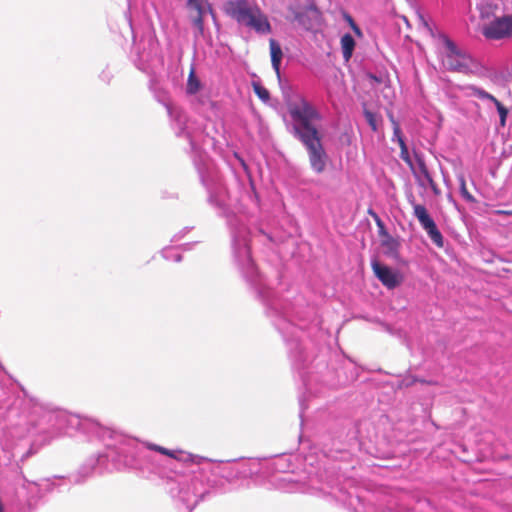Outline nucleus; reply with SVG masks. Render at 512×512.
<instances>
[{
  "instance_id": "obj_48",
  "label": "nucleus",
  "mask_w": 512,
  "mask_h": 512,
  "mask_svg": "<svg viewBox=\"0 0 512 512\" xmlns=\"http://www.w3.org/2000/svg\"><path fill=\"white\" fill-rule=\"evenodd\" d=\"M367 213H368V215L373 217V215H375L377 212L373 208L370 207V208H368Z\"/></svg>"
},
{
  "instance_id": "obj_47",
  "label": "nucleus",
  "mask_w": 512,
  "mask_h": 512,
  "mask_svg": "<svg viewBox=\"0 0 512 512\" xmlns=\"http://www.w3.org/2000/svg\"><path fill=\"white\" fill-rule=\"evenodd\" d=\"M353 429H354V431H353V435L351 436V438L356 439V438H358V434H359L358 424H355L353 426Z\"/></svg>"
},
{
  "instance_id": "obj_32",
  "label": "nucleus",
  "mask_w": 512,
  "mask_h": 512,
  "mask_svg": "<svg viewBox=\"0 0 512 512\" xmlns=\"http://www.w3.org/2000/svg\"><path fill=\"white\" fill-rule=\"evenodd\" d=\"M195 12H196L195 16H202V18H204V15L206 13H209L211 15L212 19L214 20V22L217 21L216 13H215L213 7L211 6V4L208 2L206 3V6L202 5Z\"/></svg>"
},
{
  "instance_id": "obj_49",
  "label": "nucleus",
  "mask_w": 512,
  "mask_h": 512,
  "mask_svg": "<svg viewBox=\"0 0 512 512\" xmlns=\"http://www.w3.org/2000/svg\"><path fill=\"white\" fill-rule=\"evenodd\" d=\"M282 480H284V481H291V478L290 477H284V478H282Z\"/></svg>"
},
{
  "instance_id": "obj_44",
  "label": "nucleus",
  "mask_w": 512,
  "mask_h": 512,
  "mask_svg": "<svg viewBox=\"0 0 512 512\" xmlns=\"http://www.w3.org/2000/svg\"><path fill=\"white\" fill-rule=\"evenodd\" d=\"M367 77H368L371 81H373V82H375V83H378V84H380V83H382V82H383V77H382L381 75H377V74H374V73H368V74H367Z\"/></svg>"
},
{
  "instance_id": "obj_33",
  "label": "nucleus",
  "mask_w": 512,
  "mask_h": 512,
  "mask_svg": "<svg viewBox=\"0 0 512 512\" xmlns=\"http://www.w3.org/2000/svg\"><path fill=\"white\" fill-rule=\"evenodd\" d=\"M192 26L196 29V35L202 36L204 34V18L202 16L191 17Z\"/></svg>"
},
{
  "instance_id": "obj_35",
  "label": "nucleus",
  "mask_w": 512,
  "mask_h": 512,
  "mask_svg": "<svg viewBox=\"0 0 512 512\" xmlns=\"http://www.w3.org/2000/svg\"><path fill=\"white\" fill-rule=\"evenodd\" d=\"M345 19L346 21L348 22L349 26L351 27V29L353 30V32L358 36V37H362L363 34H362V30L360 29V27L356 24V22L354 21V19L349 15V14H345Z\"/></svg>"
},
{
  "instance_id": "obj_41",
  "label": "nucleus",
  "mask_w": 512,
  "mask_h": 512,
  "mask_svg": "<svg viewBox=\"0 0 512 512\" xmlns=\"http://www.w3.org/2000/svg\"><path fill=\"white\" fill-rule=\"evenodd\" d=\"M186 5L189 10L196 11L203 3L201 0H187Z\"/></svg>"
},
{
  "instance_id": "obj_4",
  "label": "nucleus",
  "mask_w": 512,
  "mask_h": 512,
  "mask_svg": "<svg viewBox=\"0 0 512 512\" xmlns=\"http://www.w3.org/2000/svg\"><path fill=\"white\" fill-rule=\"evenodd\" d=\"M299 491L321 497L328 502L353 505V496L344 488L334 471H318L315 476L309 477L308 484L303 485Z\"/></svg>"
},
{
  "instance_id": "obj_40",
  "label": "nucleus",
  "mask_w": 512,
  "mask_h": 512,
  "mask_svg": "<svg viewBox=\"0 0 512 512\" xmlns=\"http://www.w3.org/2000/svg\"><path fill=\"white\" fill-rule=\"evenodd\" d=\"M378 228V235L381 237V239H386L388 237H391L392 235L388 232L386 225L384 221L378 225H376Z\"/></svg>"
},
{
  "instance_id": "obj_23",
  "label": "nucleus",
  "mask_w": 512,
  "mask_h": 512,
  "mask_svg": "<svg viewBox=\"0 0 512 512\" xmlns=\"http://www.w3.org/2000/svg\"><path fill=\"white\" fill-rule=\"evenodd\" d=\"M400 157L410 167L414 177L416 178L417 184L420 187H424L425 183L422 181L421 177L417 174V171L414 168L413 160H412V157L410 155L408 146H404V147L400 148Z\"/></svg>"
},
{
  "instance_id": "obj_6",
  "label": "nucleus",
  "mask_w": 512,
  "mask_h": 512,
  "mask_svg": "<svg viewBox=\"0 0 512 512\" xmlns=\"http://www.w3.org/2000/svg\"><path fill=\"white\" fill-rule=\"evenodd\" d=\"M290 86L282 87L288 113L295 123L293 128H316L323 120L322 112L304 96H290Z\"/></svg>"
},
{
  "instance_id": "obj_52",
  "label": "nucleus",
  "mask_w": 512,
  "mask_h": 512,
  "mask_svg": "<svg viewBox=\"0 0 512 512\" xmlns=\"http://www.w3.org/2000/svg\"><path fill=\"white\" fill-rule=\"evenodd\" d=\"M205 1H206V3L208 2V0H205Z\"/></svg>"
},
{
  "instance_id": "obj_19",
  "label": "nucleus",
  "mask_w": 512,
  "mask_h": 512,
  "mask_svg": "<svg viewBox=\"0 0 512 512\" xmlns=\"http://www.w3.org/2000/svg\"><path fill=\"white\" fill-rule=\"evenodd\" d=\"M234 157L238 161L239 165L242 167L243 171L245 172L247 179L249 181V191H248V197L249 199L254 202L256 205L260 204V196L257 192L256 185L250 170L249 165L245 161V159L238 153L234 152Z\"/></svg>"
},
{
  "instance_id": "obj_25",
  "label": "nucleus",
  "mask_w": 512,
  "mask_h": 512,
  "mask_svg": "<svg viewBox=\"0 0 512 512\" xmlns=\"http://www.w3.org/2000/svg\"><path fill=\"white\" fill-rule=\"evenodd\" d=\"M481 97L490 99L495 103V106L497 108V112H498L499 118H500V125L505 126L507 115H508L507 108L501 102H499L494 96L490 95L489 93H487L485 91H481Z\"/></svg>"
},
{
  "instance_id": "obj_13",
  "label": "nucleus",
  "mask_w": 512,
  "mask_h": 512,
  "mask_svg": "<svg viewBox=\"0 0 512 512\" xmlns=\"http://www.w3.org/2000/svg\"><path fill=\"white\" fill-rule=\"evenodd\" d=\"M265 468L269 473L286 474L293 470L292 455L290 452L276 454L266 459Z\"/></svg>"
},
{
  "instance_id": "obj_27",
  "label": "nucleus",
  "mask_w": 512,
  "mask_h": 512,
  "mask_svg": "<svg viewBox=\"0 0 512 512\" xmlns=\"http://www.w3.org/2000/svg\"><path fill=\"white\" fill-rule=\"evenodd\" d=\"M415 383H421V384H433V382L431 381H427L423 378H420L418 376H415V375H412V374H409L407 373L406 375H404L400 382H399V388H408V387H411L412 385H414Z\"/></svg>"
},
{
  "instance_id": "obj_22",
  "label": "nucleus",
  "mask_w": 512,
  "mask_h": 512,
  "mask_svg": "<svg viewBox=\"0 0 512 512\" xmlns=\"http://www.w3.org/2000/svg\"><path fill=\"white\" fill-rule=\"evenodd\" d=\"M363 115L365 120L369 124L370 128H377L381 120V115L374 108H371L368 104L363 103Z\"/></svg>"
},
{
  "instance_id": "obj_18",
  "label": "nucleus",
  "mask_w": 512,
  "mask_h": 512,
  "mask_svg": "<svg viewBox=\"0 0 512 512\" xmlns=\"http://www.w3.org/2000/svg\"><path fill=\"white\" fill-rule=\"evenodd\" d=\"M236 463L238 466L236 473L240 474L242 479L262 473L261 462L257 459H240L236 460Z\"/></svg>"
},
{
  "instance_id": "obj_24",
  "label": "nucleus",
  "mask_w": 512,
  "mask_h": 512,
  "mask_svg": "<svg viewBox=\"0 0 512 512\" xmlns=\"http://www.w3.org/2000/svg\"><path fill=\"white\" fill-rule=\"evenodd\" d=\"M414 159L417 165V174L421 177L423 180L429 179L432 175L429 172V169L426 165L424 155L421 152H417L414 150Z\"/></svg>"
},
{
  "instance_id": "obj_1",
  "label": "nucleus",
  "mask_w": 512,
  "mask_h": 512,
  "mask_svg": "<svg viewBox=\"0 0 512 512\" xmlns=\"http://www.w3.org/2000/svg\"><path fill=\"white\" fill-rule=\"evenodd\" d=\"M3 391L5 397H0V421L12 419L16 426L23 424L28 435H42L44 443L62 434L78 432L103 444V450L89 456L75 473L68 475V482L72 485L84 484L91 477L112 470H134L143 476L156 473L157 460L152 451L175 461L176 465L181 462L199 463L196 459H201L182 450H170L157 444L145 445L92 418L69 413L51 402L30 396L21 385L17 391L12 384L4 383Z\"/></svg>"
},
{
  "instance_id": "obj_36",
  "label": "nucleus",
  "mask_w": 512,
  "mask_h": 512,
  "mask_svg": "<svg viewBox=\"0 0 512 512\" xmlns=\"http://www.w3.org/2000/svg\"><path fill=\"white\" fill-rule=\"evenodd\" d=\"M342 438L343 433H337L336 435H334L332 438V447L329 450L332 451L333 449H335L336 451H341L342 448L340 444H342Z\"/></svg>"
},
{
  "instance_id": "obj_38",
  "label": "nucleus",
  "mask_w": 512,
  "mask_h": 512,
  "mask_svg": "<svg viewBox=\"0 0 512 512\" xmlns=\"http://www.w3.org/2000/svg\"><path fill=\"white\" fill-rule=\"evenodd\" d=\"M422 181L425 183V186L423 188L429 187L435 195L440 194L441 191H440L438 185L436 184V182L433 180L432 176L429 179H427L426 181L423 179H422Z\"/></svg>"
},
{
  "instance_id": "obj_28",
  "label": "nucleus",
  "mask_w": 512,
  "mask_h": 512,
  "mask_svg": "<svg viewBox=\"0 0 512 512\" xmlns=\"http://www.w3.org/2000/svg\"><path fill=\"white\" fill-rule=\"evenodd\" d=\"M459 193L461 197L468 203H476V198L468 191L466 180L463 175L458 176Z\"/></svg>"
},
{
  "instance_id": "obj_14",
  "label": "nucleus",
  "mask_w": 512,
  "mask_h": 512,
  "mask_svg": "<svg viewBox=\"0 0 512 512\" xmlns=\"http://www.w3.org/2000/svg\"><path fill=\"white\" fill-rule=\"evenodd\" d=\"M289 11L292 13L294 21L306 30L312 28L314 20L320 15L319 9L314 3L305 6L301 10L290 7Z\"/></svg>"
},
{
  "instance_id": "obj_16",
  "label": "nucleus",
  "mask_w": 512,
  "mask_h": 512,
  "mask_svg": "<svg viewBox=\"0 0 512 512\" xmlns=\"http://www.w3.org/2000/svg\"><path fill=\"white\" fill-rule=\"evenodd\" d=\"M380 245L383 248V254L395 261L396 263H404V260L400 254L401 242L398 238L393 236L386 239H381Z\"/></svg>"
},
{
  "instance_id": "obj_26",
  "label": "nucleus",
  "mask_w": 512,
  "mask_h": 512,
  "mask_svg": "<svg viewBox=\"0 0 512 512\" xmlns=\"http://www.w3.org/2000/svg\"><path fill=\"white\" fill-rule=\"evenodd\" d=\"M202 87L201 81L195 75L194 68L190 70L187 85H186V93L189 95H195L199 92Z\"/></svg>"
},
{
  "instance_id": "obj_20",
  "label": "nucleus",
  "mask_w": 512,
  "mask_h": 512,
  "mask_svg": "<svg viewBox=\"0 0 512 512\" xmlns=\"http://www.w3.org/2000/svg\"><path fill=\"white\" fill-rule=\"evenodd\" d=\"M343 58L348 62L354 53L356 41L350 33H345L340 40Z\"/></svg>"
},
{
  "instance_id": "obj_45",
  "label": "nucleus",
  "mask_w": 512,
  "mask_h": 512,
  "mask_svg": "<svg viewBox=\"0 0 512 512\" xmlns=\"http://www.w3.org/2000/svg\"><path fill=\"white\" fill-rule=\"evenodd\" d=\"M451 67L453 70L462 71L463 69H465L467 67V65L463 64L459 60H456L455 64H452Z\"/></svg>"
},
{
  "instance_id": "obj_34",
  "label": "nucleus",
  "mask_w": 512,
  "mask_h": 512,
  "mask_svg": "<svg viewBox=\"0 0 512 512\" xmlns=\"http://www.w3.org/2000/svg\"><path fill=\"white\" fill-rule=\"evenodd\" d=\"M404 130H393V141H396L399 145V147L407 146L406 139L404 136Z\"/></svg>"
},
{
  "instance_id": "obj_29",
  "label": "nucleus",
  "mask_w": 512,
  "mask_h": 512,
  "mask_svg": "<svg viewBox=\"0 0 512 512\" xmlns=\"http://www.w3.org/2000/svg\"><path fill=\"white\" fill-rule=\"evenodd\" d=\"M252 88L258 98L267 103L270 100V92L261 84L260 81H252Z\"/></svg>"
},
{
  "instance_id": "obj_9",
  "label": "nucleus",
  "mask_w": 512,
  "mask_h": 512,
  "mask_svg": "<svg viewBox=\"0 0 512 512\" xmlns=\"http://www.w3.org/2000/svg\"><path fill=\"white\" fill-rule=\"evenodd\" d=\"M132 53L134 65L146 74L153 73L154 69L161 64L158 45L151 39L147 43L135 46Z\"/></svg>"
},
{
  "instance_id": "obj_15",
  "label": "nucleus",
  "mask_w": 512,
  "mask_h": 512,
  "mask_svg": "<svg viewBox=\"0 0 512 512\" xmlns=\"http://www.w3.org/2000/svg\"><path fill=\"white\" fill-rule=\"evenodd\" d=\"M45 497L55 492L61 493L69 490L72 484L68 482V475H53L40 479Z\"/></svg>"
},
{
  "instance_id": "obj_50",
  "label": "nucleus",
  "mask_w": 512,
  "mask_h": 512,
  "mask_svg": "<svg viewBox=\"0 0 512 512\" xmlns=\"http://www.w3.org/2000/svg\"><path fill=\"white\" fill-rule=\"evenodd\" d=\"M454 204H455V207L457 208V210H460L458 204L456 202H454Z\"/></svg>"
},
{
  "instance_id": "obj_51",
  "label": "nucleus",
  "mask_w": 512,
  "mask_h": 512,
  "mask_svg": "<svg viewBox=\"0 0 512 512\" xmlns=\"http://www.w3.org/2000/svg\"><path fill=\"white\" fill-rule=\"evenodd\" d=\"M393 123H394V125H395V126H394V129L399 128V127L396 125V123H395V122H393Z\"/></svg>"
},
{
  "instance_id": "obj_2",
  "label": "nucleus",
  "mask_w": 512,
  "mask_h": 512,
  "mask_svg": "<svg viewBox=\"0 0 512 512\" xmlns=\"http://www.w3.org/2000/svg\"><path fill=\"white\" fill-rule=\"evenodd\" d=\"M176 137L189 145L193 165L208 194V203L219 217L226 219L231 236L234 262L255 297L262 303L266 316L277 331H322L314 305L302 294L293 299L279 296L260 273L251 252V232L245 221L230 207L229 193L218 170L207 153L215 150L217 141L207 130H177Z\"/></svg>"
},
{
  "instance_id": "obj_5",
  "label": "nucleus",
  "mask_w": 512,
  "mask_h": 512,
  "mask_svg": "<svg viewBox=\"0 0 512 512\" xmlns=\"http://www.w3.org/2000/svg\"><path fill=\"white\" fill-rule=\"evenodd\" d=\"M224 11L239 25L247 27L259 35H267L272 31L265 13L258 5H251L248 0H228L224 3Z\"/></svg>"
},
{
  "instance_id": "obj_3",
  "label": "nucleus",
  "mask_w": 512,
  "mask_h": 512,
  "mask_svg": "<svg viewBox=\"0 0 512 512\" xmlns=\"http://www.w3.org/2000/svg\"><path fill=\"white\" fill-rule=\"evenodd\" d=\"M211 481L202 473H178L167 476L165 490L176 505L192 512L200 501L210 499L217 490Z\"/></svg>"
},
{
  "instance_id": "obj_39",
  "label": "nucleus",
  "mask_w": 512,
  "mask_h": 512,
  "mask_svg": "<svg viewBox=\"0 0 512 512\" xmlns=\"http://www.w3.org/2000/svg\"><path fill=\"white\" fill-rule=\"evenodd\" d=\"M112 78L113 74L108 68L103 69L102 72L99 74V79L105 84H110Z\"/></svg>"
},
{
  "instance_id": "obj_11",
  "label": "nucleus",
  "mask_w": 512,
  "mask_h": 512,
  "mask_svg": "<svg viewBox=\"0 0 512 512\" xmlns=\"http://www.w3.org/2000/svg\"><path fill=\"white\" fill-rule=\"evenodd\" d=\"M371 268L374 276L388 290L398 288L404 281V276L399 270L380 262L376 257L371 259Z\"/></svg>"
},
{
  "instance_id": "obj_46",
  "label": "nucleus",
  "mask_w": 512,
  "mask_h": 512,
  "mask_svg": "<svg viewBox=\"0 0 512 512\" xmlns=\"http://www.w3.org/2000/svg\"><path fill=\"white\" fill-rule=\"evenodd\" d=\"M372 218H373V220L375 221V224H376V225H378V224H380V223H382V222H383V220L381 219V217L379 216V214H378V213H376L375 215H373V217H372Z\"/></svg>"
},
{
  "instance_id": "obj_30",
  "label": "nucleus",
  "mask_w": 512,
  "mask_h": 512,
  "mask_svg": "<svg viewBox=\"0 0 512 512\" xmlns=\"http://www.w3.org/2000/svg\"><path fill=\"white\" fill-rule=\"evenodd\" d=\"M175 249V247L172 246H165L160 251L161 256L168 261H174L176 263H180L183 260V255L181 253H173L172 250Z\"/></svg>"
},
{
  "instance_id": "obj_31",
  "label": "nucleus",
  "mask_w": 512,
  "mask_h": 512,
  "mask_svg": "<svg viewBox=\"0 0 512 512\" xmlns=\"http://www.w3.org/2000/svg\"><path fill=\"white\" fill-rule=\"evenodd\" d=\"M445 47L447 48V57L448 58H462L463 54L457 45L449 38H445L444 40Z\"/></svg>"
},
{
  "instance_id": "obj_8",
  "label": "nucleus",
  "mask_w": 512,
  "mask_h": 512,
  "mask_svg": "<svg viewBox=\"0 0 512 512\" xmlns=\"http://www.w3.org/2000/svg\"><path fill=\"white\" fill-rule=\"evenodd\" d=\"M360 507L356 512H413L405 506L399 496L378 494L368 497L356 496Z\"/></svg>"
},
{
  "instance_id": "obj_43",
  "label": "nucleus",
  "mask_w": 512,
  "mask_h": 512,
  "mask_svg": "<svg viewBox=\"0 0 512 512\" xmlns=\"http://www.w3.org/2000/svg\"><path fill=\"white\" fill-rule=\"evenodd\" d=\"M408 203L413 207V215L415 216V209L417 206H423L416 202L415 197L412 193L407 196Z\"/></svg>"
},
{
  "instance_id": "obj_37",
  "label": "nucleus",
  "mask_w": 512,
  "mask_h": 512,
  "mask_svg": "<svg viewBox=\"0 0 512 512\" xmlns=\"http://www.w3.org/2000/svg\"><path fill=\"white\" fill-rule=\"evenodd\" d=\"M194 227L192 226H186L183 229H181L179 232L173 235L171 238V242H178L180 241L187 233H189Z\"/></svg>"
},
{
  "instance_id": "obj_12",
  "label": "nucleus",
  "mask_w": 512,
  "mask_h": 512,
  "mask_svg": "<svg viewBox=\"0 0 512 512\" xmlns=\"http://www.w3.org/2000/svg\"><path fill=\"white\" fill-rule=\"evenodd\" d=\"M415 218L418 220L422 229L427 233L430 240L438 247H444V237L439 230L435 220L428 212L425 206H417L415 209Z\"/></svg>"
},
{
  "instance_id": "obj_21",
  "label": "nucleus",
  "mask_w": 512,
  "mask_h": 512,
  "mask_svg": "<svg viewBox=\"0 0 512 512\" xmlns=\"http://www.w3.org/2000/svg\"><path fill=\"white\" fill-rule=\"evenodd\" d=\"M236 469L238 470L236 460L227 461L221 469V476L229 482L242 479L240 474L236 473Z\"/></svg>"
},
{
  "instance_id": "obj_42",
  "label": "nucleus",
  "mask_w": 512,
  "mask_h": 512,
  "mask_svg": "<svg viewBox=\"0 0 512 512\" xmlns=\"http://www.w3.org/2000/svg\"><path fill=\"white\" fill-rule=\"evenodd\" d=\"M198 244L197 241L195 242H188V243H183V244H180V245H177L175 246L176 249H180L182 251H190L193 249V247Z\"/></svg>"
},
{
  "instance_id": "obj_17",
  "label": "nucleus",
  "mask_w": 512,
  "mask_h": 512,
  "mask_svg": "<svg viewBox=\"0 0 512 512\" xmlns=\"http://www.w3.org/2000/svg\"><path fill=\"white\" fill-rule=\"evenodd\" d=\"M270 45V56H271V64L272 68L276 73L277 79L279 81L280 87H287L288 84H284L281 76V62L283 58V52L280 44L275 39H270L269 41Z\"/></svg>"
},
{
  "instance_id": "obj_10",
  "label": "nucleus",
  "mask_w": 512,
  "mask_h": 512,
  "mask_svg": "<svg viewBox=\"0 0 512 512\" xmlns=\"http://www.w3.org/2000/svg\"><path fill=\"white\" fill-rule=\"evenodd\" d=\"M482 35L488 40H504L512 37V15L494 17L481 28Z\"/></svg>"
},
{
  "instance_id": "obj_7",
  "label": "nucleus",
  "mask_w": 512,
  "mask_h": 512,
  "mask_svg": "<svg viewBox=\"0 0 512 512\" xmlns=\"http://www.w3.org/2000/svg\"><path fill=\"white\" fill-rule=\"evenodd\" d=\"M295 139L305 147L311 170L322 174L328 161V154L322 143L325 130H290Z\"/></svg>"
}]
</instances>
